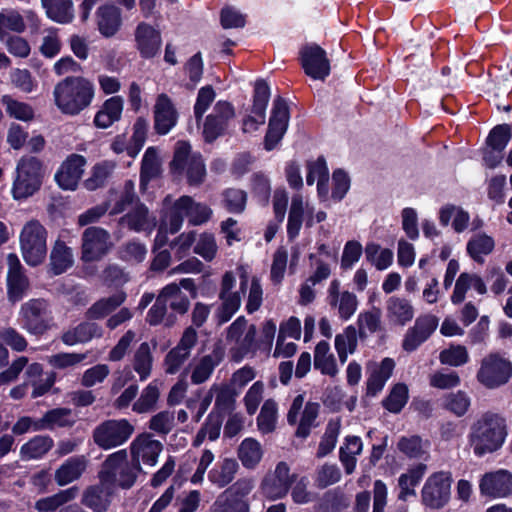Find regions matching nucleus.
Masks as SVG:
<instances>
[{"label": "nucleus", "instance_id": "f257e3e1", "mask_svg": "<svg viewBox=\"0 0 512 512\" xmlns=\"http://www.w3.org/2000/svg\"><path fill=\"white\" fill-rule=\"evenodd\" d=\"M506 419L499 413L484 412L471 426L469 443L476 456L499 450L507 437Z\"/></svg>", "mask_w": 512, "mask_h": 512}, {"label": "nucleus", "instance_id": "f03ea898", "mask_svg": "<svg viewBox=\"0 0 512 512\" xmlns=\"http://www.w3.org/2000/svg\"><path fill=\"white\" fill-rule=\"evenodd\" d=\"M95 95L94 84L82 76H67L53 90L54 104L68 116H76L87 109Z\"/></svg>", "mask_w": 512, "mask_h": 512}, {"label": "nucleus", "instance_id": "7ed1b4c3", "mask_svg": "<svg viewBox=\"0 0 512 512\" xmlns=\"http://www.w3.org/2000/svg\"><path fill=\"white\" fill-rule=\"evenodd\" d=\"M170 169L175 175H185L187 184L192 187L202 185L207 175L202 155L192 153L191 145L186 141L176 143Z\"/></svg>", "mask_w": 512, "mask_h": 512}, {"label": "nucleus", "instance_id": "20e7f679", "mask_svg": "<svg viewBox=\"0 0 512 512\" xmlns=\"http://www.w3.org/2000/svg\"><path fill=\"white\" fill-rule=\"evenodd\" d=\"M47 230L38 220L28 221L20 232V247L25 262L41 264L47 255Z\"/></svg>", "mask_w": 512, "mask_h": 512}, {"label": "nucleus", "instance_id": "39448f33", "mask_svg": "<svg viewBox=\"0 0 512 512\" xmlns=\"http://www.w3.org/2000/svg\"><path fill=\"white\" fill-rule=\"evenodd\" d=\"M42 184V164L33 156L20 159L16 168V177L12 186L15 200H24L38 191Z\"/></svg>", "mask_w": 512, "mask_h": 512}, {"label": "nucleus", "instance_id": "423d86ee", "mask_svg": "<svg viewBox=\"0 0 512 512\" xmlns=\"http://www.w3.org/2000/svg\"><path fill=\"white\" fill-rule=\"evenodd\" d=\"M19 316L22 328L33 335H42L53 326L52 311L44 299H31L24 303Z\"/></svg>", "mask_w": 512, "mask_h": 512}, {"label": "nucleus", "instance_id": "0eeeda50", "mask_svg": "<svg viewBox=\"0 0 512 512\" xmlns=\"http://www.w3.org/2000/svg\"><path fill=\"white\" fill-rule=\"evenodd\" d=\"M512 364L497 353H490L481 360L477 381L488 389H496L509 382Z\"/></svg>", "mask_w": 512, "mask_h": 512}, {"label": "nucleus", "instance_id": "6e6552de", "mask_svg": "<svg viewBox=\"0 0 512 512\" xmlns=\"http://www.w3.org/2000/svg\"><path fill=\"white\" fill-rule=\"evenodd\" d=\"M452 475L439 471L430 475L421 491L422 503L431 509H441L450 500Z\"/></svg>", "mask_w": 512, "mask_h": 512}, {"label": "nucleus", "instance_id": "1a4fd4ad", "mask_svg": "<svg viewBox=\"0 0 512 512\" xmlns=\"http://www.w3.org/2000/svg\"><path fill=\"white\" fill-rule=\"evenodd\" d=\"M289 118L288 104L285 99L278 96L273 101L268 130L264 138V147L267 151L273 150L281 141L287 131Z\"/></svg>", "mask_w": 512, "mask_h": 512}, {"label": "nucleus", "instance_id": "9d476101", "mask_svg": "<svg viewBox=\"0 0 512 512\" xmlns=\"http://www.w3.org/2000/svg\"><path fill=\"white\" fill-rule=\"evenodd\" d=\"M82 260L85 262L98 261L111 249L112 242L109 233L101 227H88L82 234Z\"/></svg>", "mask_w": 512, "mask_h": 512}, {"label": "nucleus", "instance_id": "9b49d317", "mask_svg": "<svg viewBox=\"0 0 512 512\" xmlns=\"http://www.w3.org/2000/svg\"><path fill=\"white\" fill-rule=\"evenodd\" d=\"M296 480L295 474H290V468L284 461L279 462L275 470L268 473L261 483L263 494L272 500L281 499L287 495Z\"/></svg>", "mask_w": 512, "mask_h": 512}, {"label": "nucleus", "instance_id": "f8f14e48", "mask_svg": "<svg viewBox=\"0 0 512 512\" xmlns=\"http://www.w3.org/2000/svg\"><path fill=\"white\" fill-rule=\"evenodd\" d=\"M235 116L233 105L228 101H218L203 125V137L207 143L214 142L224 135L229 121Z\"/></svg>", "mask_w": 512, "mask_h": 512}, {"label": "nucleus", "instance_id": "ddd939ff", "mask_svg": "<svg viewBox=\"0 0 512 512\" xmlns=\"http://www.w3.org/2000/svg\"><path fill=\"white\" fill-rule=\"evenodd\" d=\"M103 483L125 488L128 485V455L126 449L118 450L107 457L99 472Z\"/></svg>", "mask_w": 512, "mask_h": 512}, {"label": "nucleus", "instance_id": "4468645a", "mask_svg": "<svg viewBox=\"0 0 512 512\" xmlns=\"http://www.w3.org/2000/svg\"><path fill=\"white\" fill-rule=\"evenodd\" d=\"M304 72L315 80H325L330 74V62L319 45H306L300 51Z\"/></svg>", "mask_w": 512, "mask_h": 512}, {"label": "nucleus", "instance_id": "2eb2a0df", "mask_svg": "<svg viewBox=\"0 0 512 512\" xmlns=\"http://www.w3.org/2000/svg\"><path fill=\"white\" fill-rule=\"evenodd\" d=\"M197 332L193 327L184 330L178 344L165 356L164 370L167 374H176L186 360L190 357L191 350L197 343Z\"/></svg>", "mask_w": 512, "mask_h": 512}, {"label": "nucleus", "instance_id": "dca6fc26", "mask_svg": "<svg viewBox=\"0 0 512 512\" xmlns=\"http://www.w3.org/2000/svg\"><path fill=\"white\" fill-rule=\"evenodd\" d=\"M127 438L128 422L126 420L105 421L93 432L94 442L105 450L121 445Z\"/></svg>", "mask_w": 512, "mask_h": 512}, {"label": "nucleus", "instance_id": "f3484780", "mask_svg": "<svg viewBox=\"0 0 512 512\" xmlns=\"http://www.w3.org/2000/svg\"><path fill=\"white\" fill-rule=\"evenodd\" d=\"M438 323L439 319L432 314L417 317L413 327L409 328L404 336L402 348L406 352L415 351L429 339L438 327Z\"/></svg>", "mask_w": 512, "mask_h": 512}, {"label": "nucleus", "instance_id": "a211bd4d", "mask_svg": "<svg viewBox=\"0 0 512 512\" xmlns=\"http://www.w3.org/2000/svg\"><path fill=\"white\" fill-rule=\"evenodd\" d=\"M270 99V88L267 82L259 79L255 82L253 105L251 112L254 116L249 115L243 120V131H255L259 125L265 123L266 108Z\"/></svg>", "mask_w": 512, "mask_h": 512}, {"label": "nucleus", "instance_id": "6ab92c4d", "mask_svg": "<svg viewBox=\"0 0 512 512\" xmlns=\"http://www.w3.org/2000/svg\"><path fill=\"white\" fill-rule=\"evenodd\" d=\"M479 489L482 495L492 498H504L512 495V473L497 470L482 476Z\"/></svg>", "mask_w": 512, "mask_h": 512}, {"label": "nucleus", "instance_id": "aec40b11", "mask_svg": "<svg viewBox=\"0 0 512 512\" xmlns=\"http://www.w3.org/2000/svg\"><path fill=\"white\" fill-rule=\"evenodd\" d=\"M86 158L79 154H71L61 164L55 174V181L64 190H75L84 173Z\"/></svg>", "mask_w": 512, "mask_h": 512}, {"label": "nucleus", "instance_id": "412c9836", "mask_svg": "<svg viewBox=\"0 0 512 512\" xmlns=\"http://www.w3.org/2000/svg\"><path fill=\"white\" fill-rule=\"evenodd\" d=\"M7 263L8 296L11 301L16 302L22 299L29 289V280L26 277L24 268L16 254H8Z\"/></svg>", "mask_w": 512, "mask_h": 512}, {"label": "nucleus", "instance_id": "4be33fe9", "mask_svg": "<svg viewBox=\"0 0 512 512\" xmlns=\"http://www.w3.org/2000/svg\"><path fill=\"white\" fill-rule=\"evenodd\" d=\"M136 48L144 59L157 56L162 45L161 34L147 23H140L135 30Z\"/></svg>", "mask_w": 512, "mask_h": 512}, {"label": "nucleus", "instance_id": "5701e85b", "mask_svg": "<svg viewBox=\"0 0 512 512\" xmlns=\"http://www.w3.org/2000/svg\"><path fill=\"white\" fill-rule=\"evenodd\" d=\"M178 113L168 95L162 93L154 106V129L159 135H166L177 124Z\"/></svg>", "mask_w": 512, "mask_h": 512}, {"label": "nucleus", "instance_id": "b1692460", "mask_svg": "<svg viewBox=\"0 0 512 512\" xmlns=\"http://www.w3.org/2000/svg\"><path fill=\"white\" fill-rule=\"evenodd\" d=\"M224 358L225 348L220 342L215 343L211 352L202 356L195 364L191 374V382L196 385L206 382Z\"/></svg>", "mask_w": 512, "mask_h": 512}, {"label": "nucleus", "instance_id": "393cba45", "mask_svg": "<svg viewBox=\"0 0 512 512\" xmlns=\"http://www.w3.org/2000/svg\"><path fill=\"white\" fill-rule=\"evenodd\" d=\"M114 488L115 486L111 483H103L99 480V484L89 486L84 490L81 502L93 512H104L110 505Z\"/></svg>", "mask_w": 512, "mask_h": 512}, {"label": "nucleus", "instance_id": "a878e982", "mask_svg": "<svg viewBox=\"0 0 512 512\" xmlns=\"http://www.w3.org/2000/svg\"><path fill=\"white\" fill-rule=\"evenodd\" d=\"M130 450L133 455V460H135V458H141L145 464L153 466L156 464L158 456L162 450V444L157 440H145L140 445H137L136 442H134L131 445ZM133 462L134 461L130 463V470H132V467L140 470L139 462L137 461L136 464ZM134 481L135 476L132 475V471H130V487L133 485Z\"/></svg>", "mask_w": 512, "mask_h": 512}, {"label": "nucleus", "instance_id": "bb28decb", "mask_svg": "<svg viewBox=\"0 0 512 512\" xmlns=\"http://www.w3.org/2000/svg\"><path fill=\"white\" fill-rule=\"evenodd\" d=\"M395 368V362L392 358H384L379 365H376L371 371L366 381L367 396H376L385 386L387 380L391 377Z\"/></svg>", "mask_w": 512, "mask_h": 512}, {"label": "nucleus", "instance_id": "cd10ccee", "mask_svg": "<svg viewBox=\"0 0 512 512\" xmlns=\"http://www.w3.org/2000/svg\"><path fill=\"white\" fill-rule=\"evenodd\" d=\"M88 461L85 456H73L68 458L56 471L55 481L60 486H65L78 480L87 468Z\"/></svg>", "mask_w": 512, "mask_h": 512}, {"label": "nucleus", "instance_id": "c85d7f7f", "mask_svg": "<svg viewBox=\"0 0 512 512\" xmlns=\"http://www.w3.org/2000/svg\"><path fill=\"white\" fill-rule=\"evenodd\" d=\"M159 296L167 306V309L171 310L170 313H175L176 317L188 312L190 300L176 283H170L163 287Z\"/></svg>", "mask_w": 512, "mask_h": 512}, {"label": "nucleus", "instance_id": "c756f323", "mask_svg": "<svg viewBox=\"0 0 512 512\" xmlns=\"http://www.w3.org/2000/svg\"><path fill=\"white\" fill-rule=\"evenodd\" d=\"M96 20L99 32L105 36H113L121 25V14L118 7L104 4L96 11Z\"/></svg>", "mask_w": 512, "mask_h": 512}, {"label": "nucleus", "instance_id": "7c9ffc66", "mask_svg": "<svg viewBox=\"0 0 512 512\" xmlns=\"http://www.w3.org/2000/svg\"><path fill=\"white\" fill-rule=\"evenodd\" d=\"M427 471V465L424 463H418L413 467L409 468L406 473H403L398 478V486L400 488V492L398 494V499L401 501H406L408 497H415L416 491L415 487L420 483L423 476Z\"/></svg>", "mask_w": 512, "mask_h": 512}, {"label": "nucleus", "instance_id": "2f4dec72", "mask_svg": "<svg viewBox=\"0 0 512 512\" xmlns=\"http://www.w3.org/2000/svg\"><path fill=\"white\" fill-rule=\"evenodd\" d=\"M47 17L59 24H69L74 19L72 0H41Z\"/></svg>", "mask_w": 512, "mask_h": 512}, {"label": "nucleus", "instance_id": "473e14b6", "mask_svg": "<svg viewBox=\"0 0 512 512\" xmlns=\"http://www.w3.org/2000/svg\"><path fill=\"white\" fill-rule=\"evenodd\" d=\"M189 202L190 196H181L162 216L160 225L169 229L170 234H175L181 229L184 222V216H186L185 208Z\"/></svg>", "mask_w": 512, "mask_h": 512}, {"label": "nucleus", "instance_id": "72a5a7b5", "mask_svg": "<svg viewBox=\"0 0 512 512\" xmlns=\"http://www.w3.org/2000/svg\"><path fill=\"white\" fill-rule=\"evenodd\" d=\"M155 226V218L150 216L148 208L130 193V229L150 232Z\"/></svg>", "mask_w": 512, "mask_h": 512}, {"label": "nucleus", "instance_id": "f704fd0d", "mask_svg": "<svg viewBox=\"0 0 512 512\" xmlns=\"http://www.w3.org/2000/svg\"><path fill=\"white\" fill-rule=\"evenodd\" d=\"M54 446V440L48 435H36L20 448L21 458L37 460L43 458Z\"/></svg>", "mask_w": 512, "mask_h": 512}, {"label": "nucleus", "instance_id": "c9c22d12", "mask_svg": "<svg viewBox=\"0 0 512 512\" xmlns=\"http://www.w3.org/2000/svg\"><path fill=\"white\" fill-rule=\"evenodd\" d=\"M313 173H317V192L318 196L321 200H326L328 197L329 187V171L323 156L317 158L315 162H311L308 164V173L306 176V182L308 185H313L314 180L312 177Z\"/></svg>", "mask_w": 512, "mask_h": 512}, {"label": "nucleus", "instance_id": "e433bc0d", "mask_svg": "<svg viewBox=\"0 0 512 512\" xmlns=\"http://www.w3.org/2000/svg\"><path fill=\"white\" fill-rule=\"evenodd\" d=\"M238 469L239 465L235 459L225 458L209 471L208 479L212 484L223 488L233 481Z\"/></svg>", "mask_w": 512, "mask_h": 512}, {"label": "nucleus", "instance_id": "4c0bfd02", "mask_svg": "<svg viewBox=\"0 0 512 512\" xmlns=\"http://www.w3.org/2000/svg\"><path fill=\"white\" fill-rule=\"evenodd\" d=\"M362 440L358 436H347L344 444L339 449V459L347 474L353 473L356 467V455L361 454Z\"/></svg>", "mask_w": 512, "mask_h": 512}, {"label": "nucleus", "instance_id": "58836bf2", "mask_svg": "<svg viewBox=\"0 0 512 512\" xmlns=\"http://www.w3.org/2000/svg\"><path fill=\"white\" fill-rule=\"evenodd\" d=\"M99 336H101V329L96 323L84 322L63 333L61 339L66 345L72 346Z\"/></svg>", "mask_w": 512, "mask_h": 512}, {"label": "nucleus", "instance_id": "ea45409f", "mask_svg": "<svg viewBox=\"0 0 512 512\" xmlns=\"http://www.w3.org/2000/svg\"><path fill=\"white\" fill-rule=\"evenodd\" d=\"M78 495L76 486L61 490L58 493L41 498L35 503V509L39 512H55L58 508L74 500Z\"/></svg>", "mask_w": 512, "mask_h": 512}, {"label": "nucleus", "instance_id": "a19ab883", "mask_svg": "<svg viewBox=\"0 0 512 512\" xmlns=\"http://www.w3.org/2000/svg\"><path fill=\"white\" fill-rule=\"evenodd\" d=\"M387 313L389 319L403 326L412 320L414 309L407 299L392 296L387 301Z\"/></svg>", "mask_w": 512, "mask_h": 512}, {"label": "nucleus", "instance_id": "79ce46f5", "mask_svg": "<svg viewBox=\"0 0 512 512\" xmlns=\"http://www.w3.org/2000/svg\"><path fill=\"white\" fill-rule=\"evenodd\" d=\"M330 345L327 341H320L314 350V367L324 375L334 377L338 373L334 356L329 354Z\"/></svg>", "mask_w": 512, "mask_h": 512}, {"label": "nucleus", "instance_id": "37998d69", "mask_svg": "<svg viewBox=\"0 0 512 512\" xmlns=\"http://www.w3.org/2000/svg\"><path fill=\"white\" fill-rule=\"evenodd\" d=\"M41 429L55 430L57 428L71 427L75 420L72 416L71 409L55 408L47 411L41 418Z\"/></svg>", "mask_w": 512, "mask_h": 512}, {"label": "nucleus", "instance_id": "c03bdc74", "mask_svg": "<svg viewBox=\"0 0 512 512\" xmlns=\"http://www.w3.org/2000/svg\"><path fill=\"white\" fill-rule=\"evenodd\" d=\"M73 264V254L63 241L57 240L50 254V266L55 275L64 273Z\"/></svg>", "mask_w": 512, "mask_h": 512}, {"label": "nucleus", "instance_id": "a18cd8bd", "mask_svg": "<svg viewBox=\"0 0 512 512\" xmlns=\"http://www.w3.org/2000/svg\"><path fill=\"white\" fill-rule=\"evenodd\" d=\"M263 456L261 444L253 438H245L238 448V458L247 469H254Z\"/></svg>", "mask_w": 512, "mask_h": 512}, {"label": "nucleus", "instance_id": "49530a36", "mask_svg": "<svg viewBox=\"0 0 512 512\" xmlns=\"http://www.w3.org/2000/svg\"><path fill=\"white\" fill-rule=\"evenodd\" d=\"M114 168L115 164L111 161L96 163L91 168L89 177L83 182L84 188L88 191H95L102 188L111 176Z\"/></svg>", "mask_w": 512, "mask_h": 512}, {"label": "nucleus", "instance_id": "de8ad7c7", "mask_svg": "<svg viewBox=\"0 0 512 512\" xmlns=\"http://www.w3.org/2000/svg\"><path fill=\"white\" fill-rule=\"evenodd\" d=\"M304 220V204L302 196L295 195L292 198L288 214L287 236L289 240L298 237Z\"/></svg>", "mask_w": 512, "mask_h": 512}, {"label": "nucleus", "instance_id": "09e8293b", "mask_svg": "<svg viewBox=\"0 0 512 512\" xmlns=\"http://www.w3.org/2000/svg\"><path fill=\"white\" fill-rule=\"evenodd\" d=\"M495 247L492 237L486 234H478L473 236L467 243V253L477 263L484 262L483 255L490 254Z\"/></svg>", "mask_w": 512, "mask_h": 512}, {"label": "nucleus", "instance_id": "8fccbe9b", "mask_svg": "<svg viewBox=\"0 0 512 512\" xmlns=\"http://www.w3.org/2000/svg\"><path fill=\"white\" fill-rule=\"evenodd\" d=\"M124 292L117 293L111 297L101 299L94 303L87 311V317L90 319H99L105 317L125 301Z\"/></svg>", "mask_w": 512, "mask_h": 512}, {"label": "nucleus", "instance_id": "3c124183", "mask_svg": "<svg viewBox=\"0 0 512 512\" xmlns=\"http://www.w3.org/2000/svg\"><path fill=\"white\" fill-rule=\"evenodd\" d=\"M320 405L316 402H307L302 412L295 436L306 439L311 429L317 426L316 419L319 414Z\"/></svg>", "mask_w": 512, "mask_h": 512}, {"label": "nucleus", "instance_id": "603ef678", "mask_svg": "<svg viewBox=\"0 0 512 512\" xmlns=\"http://www.w3.org/2000/svg\"><path fill=\"white\" fill-rule=\"evenodd\" d=\"M341 423L340 419L330 420L325 428V432L321 438V441L317 450V457L322 458L330 454L337 443V439L340 433Z\"/></svg>", "mask_w": 512, "mask_h": 512}, {"label": "nucleus", "instance_id": "864d4df0", "mask_svg": "<svg viewBox=\"0 0 512 512\" xmlns=\"http://www.w3.org/2000/svg\"><path fill=\"white\" fill-rule=\"evenodd\" d=\"M408 387L398 383L391 389L389 395L383 399L382 406L391 413H400L408 401Z\"/></svg>", "mask_w": 512, "mask_h": 512}, {"label": "nucleus", "instance_id": "5fc2aeb1", "mask_svg": "<svg viewBox=\"0 0 512 512\" xmlns=\"http://www.w3.org/2000/svg\"><path fill=\"white\" fill-rule=\"evenodd\" d=\"M146 320L153 326L163 323L166 327H171L176 323L177 317L175 313L168 312L167 306L158 295L155 303L147 313Z\"/></svg>", "mask_w": 512, "mask_h": 512}, {"label": "nucleus", "instance_id": "6e6d98bb", "mask_svg": "<svg viewBox=\"0 0 512 512\" xmlns=\"http://www.w3.org/2000/svg\"><path fill=\"white\" fill-rule=\"evenodd\" d=\"M1 102L10 117L21 121H30L34 117V110L28 103L15 100L8 95L3 96Z\"/></svg>", "mask_w": 512, "mask_h": 512}, {"label": "nucleus", "instance_id": "4d7b16f0", "mask_svg": "<svg viewBox=\"0 0 512 512\" xmlns=\"http://www.w3.org/2000/svg\"><path fill=\"white\" fill-rule=\"evenodd\" d=\"M470 405V397L461 390L448 393L444 397L443 407L458 417L465 415Z\"/></svg>", "mask_w": 512, "mask_h": 512}, {"label": "nucleus", "instance_id": "13d9d810", "mask_svg": "<svg viewBox=\"0 0 512 512\" xmlns=\"http://www.w3.org/2000/svg\"><path fill=\"white\" fill-rule=\"evenodd\" d=\"M25 28L24 19L18 12H0V38L10 36V31L21 33Z\"/></svg>", "mask_w": 512, "mask_h": 512}, {"label": "nucleus", "instance_id": "bf43d9fd", "mask_svg": "<svg viewBox=\"0 0 512 512\" xmlns=\"http://www.w3.org/2000/svg\"><path fill=\"white\" fill-rule=\"evenodd\" d=\"M223 203L230 213L240 214L245 210L247 193L244 190L228 188L223 191Z\"/></svg>", "mask_w": 512, "mask_h": 512}, {"label": "nucleus", "instance_id": "052dcab7", "mask_svg": "<svg viewBox=\"0 0 512 512\" xmlns=\"http://www.w3.org/2000/svg\"><path fill=\"white\" fill-rule=\"evenodd\" d=\"M439 360L442 364L459 367L469 361V354L466 347L462 345H451L440 352Z\"/></svg>", "mask_w": 512, "mask_h": 512}, {"label": "nucleus", "instance_id": "680f3d73", "mask_svg": "<svg viewBox=\"0 0 512 512\" xmlns=\"http://www.w3.org/2000/svg\"><path fill=\"white\" fill-rule=\"evenodd\" d=\"M220 299L222 300V304L219 306L216 316L218 324L222 325L228 322L238 311L241 305V297L238 292H234Z\"/></svg>", "mask_w": 512, "mask_h": 512}, {"label": "nucleus", "instance_id": "e2e57ef3", "mask_svg": "<svg viewBox=\"0 0 512 512\" xmlns=\"http://www.w3.org/2000/svg\"><path fill=\"white\" fill-rule=\"evenodd\" d=\"M251 190L259 204L266 206L269 203L271 195L270 181L262 173H255L251 177Z\"/></svg>", "mask_w": 512, "mask_h": 512}, {"label": "nucleus", "instance_id": "0e129e2a", "mask_svg": "<svg viewBox=\"0 0 512 512\" xmlns=\"http://www.w3.org/2000/svg\"><path fill=\"white\" fill-rule=\"evenodd\" d=\"M152 356L148 343H142L134 356V370L141 380H145L151 373Z\"/></svg>", "mask_w": 512, "mask_h": 512}, {"label": "nucleus", "instance_id": "69168bd1", "mask_svg": "<svg viewBox=\"0 0 512 512\" xmlns=\"http://www.w3.org/2000/svg\"><path fill=\"white\" fill-rule=\"evenodd\" d=\"M213 512H249L247 500H237L221 493L212 505Z\"/></svg>", "mask_w": 512, "mask_h": 512}, {"label": "nucleus", "instance_id": "338daca9", "mask_svg": "<svg viewBox=\"0 0 512 512\" xmlns=\"http://www.w3.org/2000/svg\"><path fill=\"white\" fill-rule=\"evenodd\" d=\"M186 216L189 219V223L192 225H201L210 220L212 216V210L209 206L204 203H198L193 200L190 196V202L185 208Z\"/></svg>", "mask_w": 512, "mask_h": 512}, {"label": "nucleus", "instance_id": "774afa93", "mask_svg": "<svg viewBox=\"0 0 512 512\" xmlns=\"http://www.w3.org/2000/svg\"><path fill=\"white\" fill-rule=\"evenodd\" d=\"M148 128L149 123L145 118H137L133 126L132 139L130 140V157H136L143 148L146 142Z\"/></svg>", "mask_w": 512, "mask_h": 512}]
</instances>
